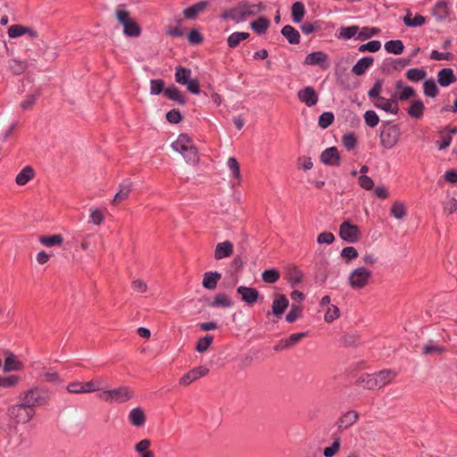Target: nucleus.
Segmentation results:
<instances>
[{
  "label": "nucleus",
  "instance_id": "f257e3e1",
  "mask_svg": "<svg viewBox=\"0 0 457 457\" xmlns=\"http://www.w3.org/2000/svg\"><path fill=\"white\" fill-rule=\"evenodd\" d=\"M382 87L383 80H376L373 87L368 91L369 98L373 102L375 107L392 114H397L399 107L394 96H392V97L388 99L380 96Z\"/></svg>",
  "mask_w": 457,
  "mask_h": 457
},
{
  "label": "nucleus",
  "instance_id": "f03ea898",
  "mask_svg": "<svg viewBox=\"0 0 457 457\" xmlns=\"http://www.w3.org/2000/svg\"><path fill=\"white\" fill-rule=\"evenodd\" d=\"M19 398L27 407L34 410L35 407L47 404L50 399V394L46 387L35 386L21 394Z\"/></svg>",
  "mask_w": 457,
  "mask_h": 457
},
{
  "label": "nucleus",
  "instance_id": "7ed1b4c3",
  "mask_svg": "<svg viewBox=\"0 0 457 457\" xmlns=\"http://www.w3.org/2000/svg\"><path fill=\"white\" fill-rule=\"evenodd\" d=\"M115 16L123 27V32L128 37H139L141 34V28L137 22L130 17V13L121 8L115 11Z\"/></svg>",
  "mask_w": 457,
  "mask_h": 457
},
{
  "label": "nucleus",
  "instance_id": "20e7f679",
  "mask_svg": "<svg viewBox=\"0 0 457 457\" xmlns=\"http://www.w3.org/2000/svg\"><path fill=\"white\" fill-rule=\"evenodd\" d=\"M400 136L401 130L398 125L386 123L380 130V145L386 149H392L397 145Z\"/></svg>",
  "mask_w": 457,
  "mask_h": 457
},
{
  "label": "nucleus",
  "instance_id": "39448f33",
  "mask_svg": "<svg viewBox=\"0 0 457 457\" xmlns=\"http://www.w3.org/2000/svg\"><path fill=\"white\" fill-rule=\"evenodd\" d=\"M7 414L10 420L15 424H26L35 415L32 408L27 407L23 402L13 404L8 408Z\"/></svg>",
  "mask_w": 457,
  "mask_h": 457
},
{
  "label": "nucleus",
  "instance_id": "423d86ee",
  "mask_svg": "<svg viewBox=\"0 0 457 457\" xmlns=\"http://www.w3.org/2000/svg\"><path fill=\"white\" fill-rule=\"evenodd\" d=\"M133 397V392L128 386H120L103 391L99 398L107 403H126Z\"/></svg>",
  "mask_w": 457,
  "mask_h": 457
},
{
  "label": "nucleus",
  "instance_id": "0eeeda50",
  "mask_svg": "<svg viewBox=\"0 0 457 457\" xmlns=\"http://www.w3.org/2000/svg\"><path fill=\"white\" fill-rule=\"evenodd\" d=\"M371 277V270L365 267H358L350 273L348 283L353 289H361L370 283Z\"/></svg>",
  "mask_w": 457,
  "mask_h": 457
},
{
  "label": "nucleus",
  "instance_id": "6e6552de",
  "mask_svg": "<svg viewBox=\"0 0 457 457\" xmlns=\"http://www.w3.org/2000/svg\"><path fill=\"white\" fill-rule=\"evenodd\" d=\"M340 237L348 243H356L361 237V231L358 226L345 220L339 227Z\"/></svg>",
  "mask_w": 457,
  "mask_h": 457
},
{
  "label": "nucleus",
  "instance_id": "1a4fd4ad",
  "mask_svg": "<svg viewBox=\"0 0 457 457\" xmlns=\"http://www.w3.org/2000/svg\"><path fill=\"white\" fill-rule=\"evenodd\" d=\"M209 372V369L204 366H199L189 370L187 374H185L179 379V385L181 386H188L194 381L206 376Z\"/></svg>",
  "mask_w": 457,
  "mask_h": 457
},
{
  "label": "nucleus",
  "instance_id": "9d476101",
  "mask_svg": "<svg viewBox=\"0 0 457 457\" xmlns=\"http://www.w3.org/2000/svg\"><path fill=\"white\" fill-rule=\"evenodd\" d=\"M304 64L320 65L322 69H327L328 67V56L322 51L312 52L305 56Z\"/></svg>",
  "mask_w": 457,
  "mask_h": 457
},
{
  "label": "nucleus",
  "instance_id": "9b49d317",
  "mask_svg": "<svg viewBox=\"0 0 457 457\" xmlns=\"http://www.w3.org/2000/svg\"><path fill=\"white\" fill-rule=\"evenodd\" d=\"M395 93L393 95L395 102L406 101L415 96V90L410 87L404 85L403 80H397L395 83Z\"/></svg>",
  "mask_w": 457,
  "mask_h": 457
},
{
  "label": "nucleus",
  "instance_id": "f8f14e48",
  "mask_svg": "<svg viewBox=\"0 0 457 457\" xmlns=\"http://www.w3.org/2000/svg\"><path fill=\"white\" fill-rule=\"evenodd\" d=\"M340 159V154L336 146L326 148L320 154L321 162L328 166H338Z\"/></svg>",
  "mask_w": 457,
  "mask_h": 457
},
{
  "label": "nucleus",
  "instance_id": "ddd939ff",
  "mask_svg": "<svg viewBox=\"0 0 457 457\" xmlns=\"http://www.w3.org/2000/svg\"><path fill=\"white\" fill-rule=\"evenodd\" d=\"M297 96L299 100L304 103L308 107L315 105L319 101V96L312 87H305L299 90Z\"/></svg>",
  "mask_w": 457,
  "mask_h": 457
},
{
  "label": "nucleus",
  "instance_id": "4468645a",
  "mask_svg": "<svg viewBox=\"0 0 457 457\" xmlns=\"http://www.w3.org/2000/svg\"><path fill=\"white\" fill-rule=\"evenodd\" d=\"M359 419V414L355 411L345 412L337 421V429L344 431L351 428Z\"/></svg>",
  "mask_w": 457,
  "mask_h": 457
},
{
  "label": "nucleus",
  "instance_id": "2eb2a0df",
  "mask_svg": "<svg viewBox=\"0 0 457 457\" xmlns=\"http://www.w3.org/2000/svg\"><path fill=\"white\" fill-rule=\"evenodd\" d=\"M237 292L241 295L242 301L249 305L256 303L259 297L258 290L253 287L240 286L237 288Z\"/></svg>",
  "mask_w": 457,
  "mask_h": 457
},
{
  "label": "nucleus",
  "instance_id": "dca6fc26",
  "mask_svg": "<svg viewBox=\"0 0 457 457\" xmlns=\"http://www.w3.org/2000/svg\"><path fill=\"white\" fill-rule=\"evenodd\" d=\"M7 34H8V37L11 38H15V37H21L24 34H29V36L31 38H35L37 37V33L36 30L30 29L29 27L21 25V24H14V25L10 26L8 28Z\"/></svg>",
  "mask_w": 457,
  "mask_h": 457
},
{
  "label": "nucleus",
  "instance_id": "f3484780",
  "mask_svg": "<svg viewBox=\"0 0 457 457\" xmlns=\"http://www.w3.org/2000/svg\"><path fill=\"white\" fill-rule=\"evenodd\" d=\"M233 249L234 245L228 240L219 243L215 247L214 258L216 260H221L229 257L233 253Z\"/></svg>",
  "mask_w": 457,
  "mask_h": 457
},
{
  "label": "nucleus",
  "instance_id": "a211bd4d",
  "mask_svg": "<svg viewBox=\"0 0 457 457\" xmlns=\"http://www.w3.org/2000/svg\"><path fill=\"white\" fill-rule=\"evenodd\" d=\"M208 4H209V2L204 0V1H200L187 8H186L183 11L184 17L187 20H195L199 13L203 12L206 9Z\"/></svg>",
  "mask_w": 457,
  "mask_h": 457
},
{
  "label": "nucleus",
  "instance_id": "6ab92c4d",
  "mask_svg": "<svg viewBox=\"0 0 457 457\" xmlns=\"http://www.w3.org/2000/svg\"><path fill=\"white\" fill-rule=\"evenodd\" d=\"M456 79L453 70L451 68L442 69L437 73V81L441 87H448L454 83Z\"/></svg>",
  "mask_w": 457,
  "mask_h": 457
},
{
  "label": "nucleus",
  "instance_id": "aec40b11",
  "mask_svg": "<svg viewBox=\"0 0 457 457\" xmlns=\"http://www.w3.org/2000/svg\"><path fill=\"white\" fill-rule=\"evenodd\" d=\"M129 420L137 428L143 427L146 420L144 410L140 407L132 409L129 414Z\"/></svg>",
  "mask_w": 457,
  "mask_h": 457
},
{
  "label": "nucleus",
  "instance_id": "412c9836",
  "mask_svg": "<svg viewBox=\"0 0 457 457\" xmlns=\"http://www.w3.org/2000/svg\"><path fill=\"white\" fill-rule=\"evenodd\" d=\"M23 367L22 362H21L18 358L11 352L7 353V355L5 357L4 362V372H10V371H17L21 370Z\"/></svg>",
  "mask_w": 457,
  "mask_h": 457
},
{
  "label": "nucleus",
  "instance_id": "4be33fe9",
  "mask_svg": "<svg viewBox=\"0 0 457 457\" xmlns=\"http://www.w3.org/2000/svg\"><path fill=\"white\" fill-rule=\"evenodd\" d=\"M374 58L371 56H365L357 61L353 66L352 72L357 76H361L373 64Z\"/></svg>",
  "mask_w": 457,
  "mask_h": 457
},
{
  "label": "nucleus",
  "instance_id": "5701e85b",
  "mask_svg": "<svg viewBox=\"0 0 457 457\" xmlns=\"http://www.w3.org/2000/svg\"><path fill=\"white\" fill-rule=\"evenodd\" d=\"M221 278V274L218 271H206L204 274L203 287L206 289L212 290L216 288L219 280Z\"/></svg>",
  "mask_w": 457,
  "mask_h": 457
},
{
  "label": "nucleus",
  "instance_id": "b1692460",
  "mask_svg": "<svg viewBox=\"0 0 457 457\" xmlns=\"http://www.w3.org/2000/svg\"><path fill=\"white\" fill-rule=\"evenodd\" d=\"M193 145L192 139L187 135L181 134L179 136L178 139L172 143V148L182 154Z\"/></svg>",
  "mask_w": 457,
  "mask_h": 457
},
{
  "label": "nucleus",
  "instance_id": "393cba45",
  "mask_svg": "<svg viewBox=\"0 0 457 457\" xmlns=\"http://www.w3.org/2000/svg\"><path fill=\"white\" fill-rule=\"evenodd\" d=\"M221 18L224 20H232L237 23L245 21L241 4L237 7L231 8L223 12Z\"/></svg>",
  "mask_w": 457,
  "mask_h": 457
},
{
  "label": "nucleus",
  "instance_id": "a878e982",
  "mask_svg": "<svg viewBox=\"0 0 457 457\" xmlns=\"http://www.w3.org/2000/svg\"><path fill=\"white\" fill-rule=\"evenodd\" d=\"M450 13L449 4L445 1H440L436 4L433 8V14L437 21L445 20Z\"/></svg>",
  "mask_w": 457,
  "mask_h": 457
},
{
  "label": "nucleus",
  "instance_id": "bb28decb",
  "mask_svg": "<svg viewBox=\"0 0 457 457\" xmlns=\"http://www.w3.org/2000/svg\"><path fill=\"white\" fill-rule=\"evenodd\" d=\"M288 307V300L284 295H278L272 303V312L275 316H281Z\"/></svg>",
  "mask_w": 457,
  "mask_h": 457
},
{
  "label": "nucleus",
  "instance_id": "cd10ccee",
  "mask_svg": "<svg viewBox=\"0 0 457 457\" xmlns=\"http://www.w3.org/2000/svg\"><path fill=\"white\" fill-rule=\"evenodd\" d=\"M281 34L287 38L288 43L297 45L300 43V33L290 25H286L281 29Z\"/></svg>",
  "mask_w": 457,
  "mask_h": 457
},
{
  "label": "nucleus",
  "instance_id": "c85d7f7f",
  "mask_svg": "<svg viewBox=\"0 0 457 457\" xmlns=\"http://www.w3.org/2000/svg\"><path fill=\"white\" fill-rule=\"evenodd\" d=\"M152 443L149 439H142L135 445V451L140 454L141 457H154V453L149 450Z\"/></svg>",
  "mask_w": 457,
  "mask_h": 457
},
{
  "label": "nucleus",
  "instance_id": "c756f323",
  "mask_svg": "<svg viewBox=\"0 0 457 457\" xmlns=\"http://www.w3.org/2000/svg\"><path fill=\"white\" fill-rule=\"evenodd\" d=\"M378 386L383 387L389 384L395 377L396 372L393 370H383L376 372Z\"/></svg>",
  "mask_w": 457,
  "mask_h": 457
},
{
  "label": "nucleus",
  "instance_id": "7c9ffc66",
  "mask_svg": "<svg viewBox=\"0 0 457 457\" xmlns=\"http://www.w3.org/2000/svg\"><path fill=\"white\" fill-rule=\"evenodd\" d=\"M131 192V182L129 180H126L122 182L120 185V189L116 193V195L113 197V204H119L120 202L125 200L129 195V193Z\"/></svg>",
  "mask_w": 457,
  "mask_h": 457
},
{
  "label": "nucleus",
  "instance_id": "2f4dec72",
  "mask_svg": "<svg viewBox=\"0 0 457 457\" xmlns=\"http://www.w3.org/2000/svg\"><path fill=\"white\" fill-rule=\"evenodd\" d=\"M426 22V18L421 14H416L412 17V14L410 11L407 12L405 16L403 17V23L407 27L416 28L422 26Z\"/></svg>",
  "mask_w": 457,
  "mask_h": 457
},
{
  "label": "nucleus",
  "instance_id": "473e14b6",
  "mask_svg": "<svg viewBox=\"0 0 457 457\" xmlns=\"http://www.w3.org/2000/svg\"><path fill=\"white\" fill-rule=\"evenodd\" d=\"M41 245L46 247H53L55 245H61L63 242V237L60 234H54L51 236H41L38 238Z\"/></svg>",
  "mask_w": 457,
  "mask_h": 457
},
{
  "label": "nucleus",
  "instance_id": "72a5a7b5",
  "mask_svg": "<svg viewBox=\"0 0 457 457\" xmlns=\"http://www.w3.org/2000/svg\"><path fill=\"white\" fill-rule=\"evenodd\" d=\"M210 307H223V308H229L233 305L232 301L226 294H217L213 299L212 302L208 303Z\"/></svg>",
  "mask_w": 457,
  "mask_h": 457
},
{
  "label": "nucleus",
  "instance_id": "f704fd0d",
  "mask_svg": "<svg viewBox=\"0 0 457 457\" xmlns=\"http://www.w3.org/2000/svg\"><path fill=\"white\" fill-rule=\"evenodd\" d=\"M34 177V170L30 166L24 167L16 176L15 182L19 186L26 185Z\"/></svg>",
  "mask_w": 457,
  "mask_h": 457
},
{
  "label": "nucleus",
  "instance_id": "c9c22d12",
  "mask_svg": "<svg viewBox=\"0 0 457 457\" xmlns=\"http://www.w3.org/2000/svg\"><path fill=\"white\" fill-rule=\"evenodd\" d=\"M164 95L170 100L177 102L179 104H186V98L176 87H169L164 90Z\"/></svg>",
  "mask_w": 457,
  "mask_h": 457
},
{
  "label": "nucleus",
  "instance_id": "e433bc0d",
  "mask_svg": "<svg viewBox=\"0 0 457 457\" xmlns=\"http://www.w3.org/2000/svg\"><path fill=\"white\" fill-rule=\"evenodd\" d=\"M425 105L421 100L413 101L407 110L408 114L414 119H420L424 113Z\"/></svg>",
  "mask_w": 457,
  "mask_h": 457
},
{
  "label": "nucleus",
  "instance_id": "4c0bfd02",
  "mask_svg": "<svg viewBox=\"0 0 457 457\" xmlns=\"http://www.w3.org/2000/svg\"><path fill=\"white\" fill-rule=\"evenodd\" d=\"M241 6L245 20L247 17L254 16L265 9V6L262 3L257 4L245 3L242 4Z\"/></svg>",
  "mask_w": 457,
  "mask_h": 457
},
{
  "label": "nucleus",
  "instance_id": "58836bf2",
  "mask_svg": "<svg viewBox=\"0 0 457 457\" xmlns=\"http://www.w3.org/2000/svg\"><path fill=\"white\" fill-rule=\"evenodd\" d=\"M292 20L295 23H299L303 21L305 14V7L302 2H295L291 7Z\"/></svg>",
  "mask_w": 457,
  "mask_h": 457
},
{
  "label": "nucleus",
  "instance_id": "ea45409f",
  "mask_svg": "<svg viewBox=\"0 0 457 457\" xmlns=\"http://www.w3.org/2000/svg\"><path fill=\"white\" fill-rule=\"evenodd\" d=\"M270 22L267 18L264 17H259L257 20L251 22V28L253 29L258 35L264 34Z\"/></svg>",
  "mask_w": 457,
  "mask_h": 457
},
{
  "label": "nucleus",
  "instance_id": "a19ab883",
  "mask_svg": "<svg viewBox=\"0 0 457 457\" xmlns=\"http://www.w3.org/2000/svg\"><path fill=\"white\" fill-rule=\"evenodd\" d=\"M192 71L190 69L178 66L175 71V79L178 83L186 85L191 79Z\"/></svg>",
  "mask_w": 457,
  "mask_h": 457
},
{
  "label": "nucleus",
  "instance_id": "79ce46f5",
  "mask_svg": "<svg viewBox=\"0 0 457 457\" xmlns=\"http://www.w3.org/2000/svg\"><path fill=\"white\" fill-rule=\"evenodd\" d=\"M249 37L250 33L248 32H233L228 37V46L230 48H235L240 44V42L249 38Z\"/></svg>",
  "mask_w": 457,
  "mask_h": 457
},
{
  "label": "nucleus",
  "instance_id": "37998d69",
  "mask_svg": "<svg viewBox=\"0 0 457 457\" xmlns=\"http://www.w3.org/2000/svg\"><path fill=\"white\" fill-rule=\"evenodd\" d=\"M385 50L389 54H401L403 52L404 46L402 40H389L385 43Z\"/></svg>",
  "mask_w": 457,
  "mask_h": 457
},
{
  "label": "nucleus",
  "instance_id": "c03bdc74",
  "mask_svg": "<svg viewBox=\"0 0 457 457\" xmlns=\"http://www.w3.org/2000/svg\"><path fill=\"white\" fill-rule=\"evenodd\" d=\"M39 378H42L45 382L53 383V384H60L62 379L60 375L54 369H48L39 373Z\"/></svg>",
  "mask_w": 457,
  "mask_h": 457
},
{
  "label": "nucleus",
  "instance_id": "a18cd8bd",
  "mask_svg": "<svg viewBox=\"0 0 457 457\" xmlns=\"http://www.w3.org/2000/svg\"><path fill=\"white\" fill-rule=\"evenodd\" d=\"M405 76L410 81L419 82L426 78L427 72L422 68H411L407 71Z\"/></svg>",
  "mask_w": 457,
  "mask_h": 457
},
{
  "label": "nucleus",
  "instance_id": "49530a36",
  "mask_svg": "<svg viewBox=\"0 0 457 457\" xmlns=\"http://www.w3.org/2000/svg\"><path fill=\"white\" fill-rule=\"evenodd\" d=\"M391 215L397 220H402L406 216V207L401 202H395L390 210Z\"/></svg>",
  "mask_w": 457,
  "mask_h": 457
},
{
  "label": "nucleus",
  "instance_id": "de8ad7c7",
  "mask_svg": "<svg viewBox=\"0 0 457 457\" xmlns=\"http://www.w3.org/2000/svg\"><path fill=\"white\" fill-rule=\"evenodd\" d=\"M287 279L293 286L297 285L303 280V272L296 267L288 270Z\"/></svg>",
  "mask_w": 457,
  "mask_h": 457
},
{
  "label": "nucleus",
  "instance_id": "09e8293b",
  "mask_svg": "<svg viewBox=\"0 0 457 457\" xmlns=\"http://www.w3.org/2000/svg\"><path fill=\"white\" fill-rule=\"evenodd\" d=\"M280 278L279 272L276 269L265 270L262 274V278L269 284L276 283Z\"/></svg>",
  "mask_w": 457,
  "mask_h": 457
},
{
  "label": "nucleus",
  "instance_id": "8fccbe9b",
  "mask_svg": "<svg viewBox=\"0 0 457 457\" xmlns=\"http://www.w3.org/2000/svg\"><path fill=\"white\" fill-rule=\"evenodd\" d=\"M181 155L184 157L186 162L190 164H195L199 161L198 152L194 145L189 146V148Z\"/></svg>",
  "mask_w": 457,
  "mask_h": 457
},
{
  "label": "nucleus",
  "instance_id": "3c124183",
  "mask_svg": "<svg viewBox=\"0 0 457 457\" xmlns=\"http://www.w3.org/2000/svg\"><path fill=\"white\" fill-rule=\"evenodd\" d=\"M213 342V337L212 335H206L204 337H201L195 345V350L198 353H204L210 347V345Z\"/></svg>",
  "mask_w": 457,
  "mask_h": 457
},
{
  "label": "nucleus",
  "instance_id": "603ef678",
  "mask_svg": "<svg viewBox=\"0 0 457 457\" xmlns=\"http://www.w3.org/2000/svg\"><path fill=\"white\" fill-rule=\"evenodd\" d=\"M334 120L333 112H325L320 115L318 124L321 129H327L333 123Z\"/></svg>",
  "mask_w": 457,
  "mask_h": 457
},
{
  "label": "nucleus",
  "instance_id": "864d4df0",
  "mask_svg": "<svg viewBox=\"0 0 457 457\" xmlns=\"http://www.w3.org/2000/svg\"><path fill=\"white\" fill-rule=\"evenodd\" d=\"M424 94L429 97H436L438 88L433 79H427L423 84Z\"/></svg>",
  "mask_w": 457,
  "mask_h": 457
},
{
  "label": "nucleus",
  "instance_id": "5fc2aeb1",
  "mask_svg": "<svg viewBox=\"0 0 457 457\" xmlns=\"http://www.w3.org/2000/svg\"><path fill=\"white\" fill-rule=\"evenodd\" d=\"M381 47V43L378 40H372L366 44H362L359 46V52H370V53H376L378 52Z\"/></svg>",
  "mask_w": 457,
  "mask_h": 457
},
{
  "label": "nucleus",
  "instance_id": "6e6d98bb",
  "mask_svg": "<svg viewBox=\"0 0 457 457\" xmlns=\"http://www.w3.org/2000/svg\"><path fill=\"white\" fill-rule=\"evenodd\" d=\"M359 31V27L353 25L348 27H343L339 30V37L345 39H350L353 37Z\"/></svg>",
  "mask_w": 457,
  "mask_h": 457
},
{
  "label": "nucleus",
  "instance_id": "4d7b16f0",
  "mask_svg": "<svg viewBox=\"0 0 457 457\" xmlns=\"http://www.w3.org/2000/svg\"><path fill=\"white\" fill-rule=\"evenodd\" d=\"M363 117H364L365 123L369 127L374 128L379 122L378 115L376 113L375 111L369 110V111L365 112Z\"/></svg>",
  "mask_w": 457,
  "mask_h": 457
},
{
  "label": "nucleus",
  "instance_id": "13d9d810",
  "mask_svg": "<svg viewBox=\"0 0 457 457\" xmlns=\"http://www.w3.org/2000/svg\"><path fill=\"white\" fill-rule=\"evenodd\" d=\"M302 313V307L298 304H292L290 311L286 316V320L289 323L295 322Z\"/></svg>",
  "mask_w": 457,
  "mask_h": 457
},
{
  "label": "nucleus",
  "instance_id": "bf43d9fd",
  "mask_svg": "<svg viewBox=\"0 0 457 457\" xmlns=\"http://www.w3.org/2000/svg\"><path fill=\"white\" fill-rule=\"evenodd\" d=\"M341 256L349 262L358 257V252L353 246H346L342 249Z\"/></svg>",
  "mask_w": 457,
  "mask_h": 457
},
{
  "label": "nucleus",
  "instance_id": "052dcab7",
  "mask_svg": "<svg viewBox=\"0 0 457 457\" xmlns=\"http://www.w3.org/2000/svg\"><path fill=\"white\" fill-rule=\"evenodd\" d=\"M20 380L16 375L0 377V387L9 388L14 386Z\"/></svg>",
  "mask_w": 457,
  "mask_h": 457
},
{
  "label": "nucleus",
  "instance_id": "680f3d73",
  "mask_svg": "<svg viewBox=\"0 0 457 457\" xmlns=\"http://www.w3.org/2000/svg\"><path fill=\"white\" fill-rule=\"evenodd\" d=\"M164 90V81L161 79H151L150 93L151 95H159Z\"/></svg>",
  "mask_w": 457,
  "mask_h": 457
},
{
  "label": "nucleus",
  "instance_id": "e2e57ef3",
  "mask_svg": "<svg viewBox=\"0 0 457 457\" xmlns=\"http://www.w3.org/2000/svg\"><path fill=\"white\" fill-rule=\"evenodd\" d=\"M362 381L365 383V386L370 390L380 388V386H378L376 373L367 374L365 378H363Z\"/></svg>",
  "mask_w": 457,
  "mask_h": 457
},
{
  "label": "nucleus",
  "instance_id": "0e129e2a",
  "mask_svg": "<svg viewBox=\"0 0 457 457\" xmlns=\"http://www.w3.org/2000/svg\"><path fill=\"white\" fill-rule=\"evenodd\" d=\"M339 317V309L336 305H329L325 315L324 320L328 323L333 322Z\"/></svg>",
  "mask_w": 457,
  "mask_h": 457
},
{
  "label": "nucleus",
  "instance_id": "69168bd1",
  "mask_svg": "<svg viewBox=\"0 0 457 457\" xmlns=\"http://www.w3.org/2000/svg\"><path fill=\"white\" fill-rule=\"evenodd\" d=\"M379 29L378 28H363L361 31L359 32L357 39L365 40L377 35Z\"/></svg>",
  "mask_w": 457,
  "mask_h": 457
},
{
  "label": "nucleus",
  "instance_id": "338daca9",
  "mask_svg": "<svg viewBox=\"0 0 457 457\" xmlns=\"http://www.w3.org/2000/svg\"><path fill=\"white\" fill-rule=\"evenodd\" d=\"M228 167L231 170L232 175L235 179H240V168L239 163L235 157H229L228 160Z\"/></svg>",
  "mask_w": 457,
  "mask_h": 457
},
{
  "label": "nucleus",
  "instance_id": "774afa93",
  "mask_svg": "<svg viewBox=\"0 0 457 457\" xmlns=\"http://www.w3.org/2000/svg\"><path fill=\"white\" fill-rule=\"evenodd\" d=\"M305 336H306V333H304V332L291 334L289 337L285 338L286 345H288V347L290 348V347L295 345Z\"/></svg>",
  "mask_w": 457,
  "mask_h": 457
}]
</instances>
